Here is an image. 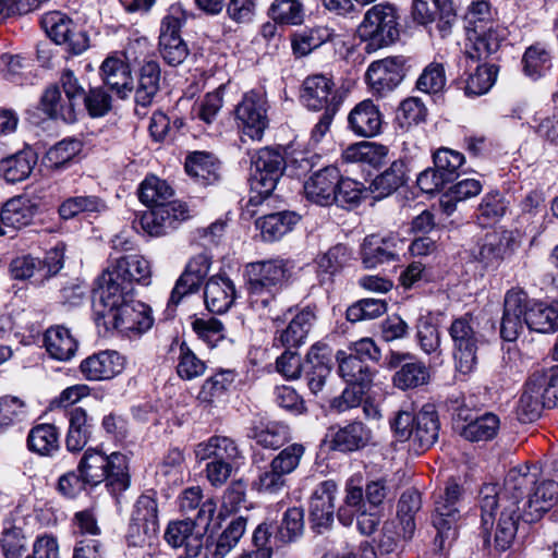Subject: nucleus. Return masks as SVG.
<instances>
[{"instance_id":"nucleus-14","label":"nucleus","mask_w":558,"mask_h":558,"mask_svg":"<svg viewBox=\"0 0 558 558\" xmlns=\"http://www.w3.org/2000/svg\"><path fill=\"white\" fill-rule=\"evenodd\" d=\"M402 57H388L373 61L365 73V80L373 94L384 97L391 93L404 77Z\"/></svg>"},{"instance_id":"nucleus-37","label":"nucleus","mask_w":558,"mask_h":558,"mask_svg":"<svg viewBox=\"0 0 558 558\" xmlns=\"http://www.w3.org/2000/svg\"><path fill=\"white\" fill-rule=\"evenodd\" d=\"M205 304L215 314L226 313L235 300V288L227 277H211L204 291Z\"/></svg>"},{"instance_id":"nucleus-57","label":"nucleus","mask_w":558,"mask_h":558,"mask_svg":"<svg viewBox=\"0 0 558 558\" xmlns=\"http://www.w3.org/2000/svg\"><path fill=\"white\" fill-rule=\"evenodd\" d=\"M246 530V519L239 517L232 520L217 538L211 551L213 558H226L238 545Z\"/></svg>"},{"instance_id":"nucleus-10","label":"nucleus","mask_w":558,"mask_h":558,"mask_svg":"<svg viewBox=\"0 0 558 558\" xmlns=\"http://www.w3.org/2000/svg\"><path fill=\"white\" fill-rule=\"evenodd\" d=\"M268 110L269 104L264 90L246 92L234 109L235 119L243 134L254 141H260L269 124Z\"/></svg>"},{"instance_id":"nucleus-52","label":"nucleus","mask_w":558,"mask_h":558,"mask_svg":"<svg viewBox=\"0 0 558 558\" xmlns=\"http://www.w3.org/2000/svg\"><path fill=\"white\" fill-rule=\"evenodd\" d=\"M422 500L417 490H405L398 502L397 517L401 525V535L403 538H411L415 531L414 517L421 509Z\"/></svg>"},{"instance_id":"nucleus-33","label":"nucleus","mask_w":558,"mask_h":558,"mask_svg":"<svg viewBox=\"0 0 558 558\" xmlns=\"http://www.w3.org/2000/svg\"><path fill=\"white\" fill-rule=\"evenodd\" d=\"M306 379L313 393L322 391L331 372L330 354L325 344H314L306 356Z\"/></svg>"},{"instance_id":"nucleus-22","label":"nucleus","mask_w":558,"mask_h":558,"mask_svg":"<svg viewBox=\"0 0 558 558\" xmlns=\"http://www.w3.org/2000/svg\"><path fill=\"white\" fill-rule=\"evenodd\" d=\"M506 37L507 29L498 23L490 24V26H486L477 33H470V36H468L469 44L462 59L465 62L469 59L474 61L485 59L498 51Z\"/></svg>"},{"instance_id":"nucleus-7","label":"nucleus","mask_w":558,"mask_h":558,"mask_svg":"<svg viewBox=\"0 0 558 558\" xmlns=\"http://www.w3.org/2000/svg\"><path fill=\"white\" fill-rule=\"evenodd\" d=\"M134 286L131 281L120 277L118 272L108 267L98 278L95 298V320L101 326L111 315L116 314L120 307L124 306L134 299Z\"/></svg>"},{"instance_id":"nucleus-43","label":"nucleus","mask_w":558,"mask_h":558,"mask_svg":"<svg viewBox=\"0 0 558 558\" xmlns=\"http://www.w3.org/2000/svg\"><path fill=\"white\" fill-rule=\"evenodd\" d=\"M186 173L198 184L208 185L219 178V165L215 158L203 151H195L186 158Z\"/></svg>"},{"instance_id":"nucleus-34","label":"nucleus","mask_w":558,"mask_h":558,"mask_svg":"<svg viewBox=\"0 0 558 558\" xmlns=\"http://www.w3.org/2000/svg\"><path fill=\"white\" fill-rule=\"evenodd\" d=\"M511 240L512 236L507 231L487 233L473 256L483 267L495 268L507 255Z\"/></svg>"},{"instance_id":"nucleus-17","label":"nucleus","mask_w":558,"mask_h":558,"mask_svg":"<svg viewBox=\"0 0 558 558\" xmlns=\"http://www.w3.org/2000/svg\"><path fill=\"white\" fill-rule=\"evenodd\" d=\"M182 20L175 15V10L166 15L161 22L159 36V52L162 59L172 66L181 64L189 54V49L180 36Z\"/></svg>"},{"instance_id":"nucleus-21","label":"nucleus","mask_w":558,"mask_h":558,"mask_svg":"<svg viewBox=\"0 0 558 558\" xmlns=\"http://www.w3.org/2000/svg\"><path fill=\"white\" fill-rule=\"evenodd\" d=\"M413 17L423 25L437 22V28L446 35L456 22L457 14L450 0H414Z\"/></svg>"},{"instance_id":"nucleus-19","label":"nucleus","mask_w":558,"mask_h":558,"mask_svg":"<svg viewBox=\"0 0 558 558\" xmlns=\"http://www.w3.org/2000/svg\"><path fill=\"white\" fill-rule=\"evenodd\" d=\"M340 171L335 166H327L314 172L304 183L306 198L320 206H328L337 198L336 189Z\"/></svg>"},{"instance_id":"nucleus-56","label":"nucleus","mask_w":558,"mask_h":558,"mask_svg":"<svg viewBox=\"0 0 558 558\" xmlns=\"http://www.w3.org/2000/svg\"><path fill=\"white\" fill-rule=\"evenodd\" d=\"M429 372L420 361L412 359L405 362L393 376V384L400 389H411L428 381Z\"/></svg>"},{"instance_id":"nucleus-12","label":"nucleus","mask_w":558,"mask_h":558,"mask_svg":"<svg viewBox=\"0 0 558 558\" xmlns=\"http://www.w3.org/2000/svg\"><path fill=\"white\" fill-rule=\"evenodd\" d=\"M40 23L46 34L56 44L66 46L68 50L74 54H81L89 46L87 34L61 12L46 13Z\"/></svg>"},{"instance_id":"nucleus-51","label":"nucleus","mask_w":558,"mask_h":558,"mask_svg":"<svg viewBox=\"0 0 558 558\" xmlns=\"http://www.w3.org/2000/svg\"><path fill=\"white\" fill-rule=\"evenodd\" d=\"M28 449L39 456H52L59 450V434L51 424L33 427L27 437Z\"/></svg>"},{"instance_id":"nucleus-3","label":"nucleus","mask_w":558,"mask_h":558,"mask_svg":"<svg viewBox=\"0 0 558 558\" xmlns=\"http://www.w3.org/2000/svg\"><path fill=\"white\" fill-rule=\"evenodd\" d=\"M77 472L90 486L106 481L114 493L125 490L130 485L129 459L118 451L107 454L102 450L88 448L78 462Z\"/></svg>"},{"instance_id":"nucleus-45","label":"nucleus","mask_w":558,"mask_h":558,"mask_svg":"<svg viewBox=\"0 0 558 558\" xmlns=\"http://www.w3.org/2000/svg\"><path fill=\"white\" fill-rule=\"evenodd\" d=\"M109 267L118 272L120 277L131 281L132 286L135 282L145 286L150 282L151 269L149 262L141 255L123 256Z\"/></svg>"},{"instance_id":"nucleus-18","label":"nucleus","mask_w":558,"mask_h":558,"mask_svg":"<svg viewBox=\"0 0 558 558\" xmlns=\"http://www.w3.org/2000/svg\"><path fill=\"white\" fill-rule=\"evenodd\" d=\"M303 104L311 110L318 111L339 107L337 90L331 78L316 74L308 76L303 84L301 95Z\"/></svg>"},{"instance_id":"nucleus-25","label":"nucleus","mask_w":558,"mask_h":558,"mask_svg":"<svg viewBox=\"0 0 558 558\" xmlns=\"http://www.w3.org/2000/svg\"><path fill=\"white\" fill-rule=\"evenodd\" d=\"M526 293L521 290H510L505 296V308L500 326V335L506 341H514L523 331Z\"/></svg>"},{"instance_id":"nucleus-50","label":"nucleus","mask_w":558,"mask_h":558,"mask_svg":"<svg viewBox=\"0 0 558 558\" xmlns=\"http://www.w3.org/2000/svg\"><path fill=\"white\" fill-rule=\"evenodd\" d=\"M195 523L191 520L175 521L168 524L165 532L166 542L173 548L185 546L189 551L202 546L199 534H194Z\"/></svg>"},{"instance_id":"nucleus-26","label":"nucleus","mask_w":558,"mask_h":558,"mask_svg":"<svg viewBox=\"0 0 558 558\" xmlns=\"http://www.w3.org/2000/svg\"><path fill=\"white\" fill-rule=\"evenodd\" d=\"M460 496V486L457 483H449L444 495L436 501L433 524L440 537H448L449 532L459 519Z\"/></svg>"},{"instance_id":"nucleus-32","label":"nucleus","mask_w":558,"mask_h":558,"mask_svg":"<svg viewBox=\"0 0 558 558\" xmlns=\"http://www.w3.org/2000/svg\"><path fill=\"white\" fill-rule=\"evenodd\" d=\"M315 315L310 310L299 312L281 330H277L274 343L284 349H298L305 343L312 328Z\"/></svg>"},{"instance_id":"nucleus-39","label":"nucleus","mask_w":558,"mask_h":558,"mask_svg":"<svg viewBox=\"0 0 558 558\" xmlns=\"http://www.w3.org/2000/svg\"><path fill=\"white\" fill-rule=\"evenodd\" d=\"M336 361L338 374L347 384L371 387L374 372L366 363L344 350H339L336 353Z\"/></svg>"},{"instance_id":"nucleus-40","label":"nucleus","mask_w":558,"mask_h":558,"mask_svg":"<svg viewBox=\"0 0 558 558\" xmlns=\"http://www.w3.org/2000/svg\"><path fill=\"white\" fill-rule=\"evenodd\" d=\"M372 436V430L364 423L354 421L335 432L332 444L340 451H354L365 447Z\"/></svg>"},{"instance_id":"nucleus-61","label":"nucleus","mask_w":558,"mask_h":558,"mask_svg":"<svg viewBox=\"0 0 558 558\" xmlns=\"http://www.w3.org/2000/svg\"><path fill=\"white\" fill-rule=\"evenodd\" d=\"M247 436L264 448L276 449L284 442L287 438V427L274 422L267 424L260 423L252 427Z\"/></svg>"},{"instance_id":"nucleus-24","label":"nucleus","mask_w":558,"mask_h":558,"mask_svg":"<svg viewBox=\"0 0 558 558\" xmlns=\"http://www.w3.org/2000/svg\"><path fill=\"white\" fill-rule=\"evenodd\" d=\"M405 242L395 235L378 239L367 236L362 244V262L365 268H375L386 262L396 260Z\"/></svg>"},{"instance_id":"nucleus-28","label":"nucleus","mask_w":558,"mask_h":558,"mask_svg":"<svg viewBox=\"0 0 558 558\" xmlns=\"http://www.w3.org/2000/svg\"><path fill=\"white\" fill-rule=\"evenodd\" d=\"M124 368V359L117 351H101L81 362L80 371L88 380H108Z\"/></svg>"},{"instance_id":"nucleus-62","label":"nucleus","mask_w":558,"mask_h":558,"mask_svg":"<svg viewBox=\"0 0 558 558\" xmlns=\"http://www.w3.org/2000/svg\"><path fill=\"white\" fill-rule=\"evenodd\" d=\"M234 381V374L231 371H221L207 378L198 395L197 400L202 403H213L220 399L231 384Z\"/></svg>"},{"instance_id":"nucleus-4","label":"nucleus","mask_w":558,"mask_h":558,"mask_svg":"<svg viewBox=\"0 0 558 558\" xmlns=\"http://www.w3.org/2000/svg\"><path fill=\"white\" fill-rule=\"evenodd\" d=\"M391 428L400 441H411L414 450L425 451L438 439L439 421L434 404L427 403L417 413L409 407L401 408L393 420Z\"/></svg>"},{"instance_id":"nucleus-31","label":"nucleus","mask_w":558,"mask_h":558,"mask_svg":"<svg viewBox=\"0 0 558 558\" xmlns=\"http://www.w3.org/2000/svg\"><path fill=\"white\" fill-rule=\"evenodd\" d=\"M348 122L354 134L372 137L380 133L383 117L378 107L372 100L366 99L351 110Z\"/></svg>"},{"instance_id":"nucleus-29","label":"nucleus","mask_w":558,"mask_h":558,"mask_svg":"<svg viewBox=\"0 0 558 558\" xmlns=\"http://www.w3.org/2000/svg\"><path fill=\"white\" fill-rule=\"evenodd\" d=\"M104 83L121 99L133 92V77L130 65L117 57H108L100 66Z\"/></svg>"},{"instance_id":"nucleus-13","label":"nucleus","mask_w":558,"mask_h":558,"mask_svg":"<svg viewBox=\"0 0 558 558\" xmlns=\"http://www.w3.org/2000/svg\"><path fill=\"white\" fill-rule=\"evenodd\" d=\"M190 218V209L181 201H172L145 211L140 218L142 229L151 236H161L175 230Z\"/></svg>"},{"instance_id":"nucleus-53","label":"nucleus","mask_w":558,"mask_h":558,"mask_svg":"<svg viewBox=\"0 0 558 558\" xmlns=\"http://www.w3.org/2000/svg\"><path fill=\"white\" fill-rule=\"evenodd\" d=\"M206 362L199 359L185 342L178 344L175 371L181 379H196L202 377L206 373Z\"/></svg>"},{"instance_id":"nucleus-30","label":"nucleus","mask_w":558,"mask_h":558,"mask_svg":"<svg viewBox=\"0 0 558 558\" xmlns=\"http://www.w3.org/2000/svg\"><path fill=\"white\" fill-rule=\"evenodd\" d=\"M38 211V205L27 196L20 195L9 199L0 213V226L14 230L22 229L32 223Z\"/></svg>"},{"instance_id":"nucleus-63","label":"nucleus","mask_w":558,"mask_h":558,"mask_svg":"<svg viewBox=\"0 0 558 558\" xmlns=\"http://www.w3.org/2000/svg\"><path fill=\"white\" fill-rule=\"evenodd\" d=\"M463 163L464 156L457 150L442 147L434 154V166L447 183L459 177Z\"/></svg>"},{"instance_id":"nucleus-60","label":"nucleus","mask_w":558,"mask_h":558,"mask_svg":"<svg viewBox=\"0 0 558 558\" xmlns=\"http://www.w3.org/2000/svg\"><path fill=\"white\" fill-rule=\"evenodd\" d=\"M524 72L533 80L544 76L551 68V56L539 45L529 47L523 56Z\"/></svg>"},{"instance_id":"nucleus-6","label":"nucleus","mask_w":558,"mask_h":558,"mask_svg":"<svg viewBox=\"0 0 558 558\" xmlns=\"http://www.w3.org/2000/svg\"><path fill=\"white\" fill-rule=\"evenodd\" d=\"M449 335L457 369L465 375L472 373L477 365V351L484 343L478 322L472 315L465 314L451 323Z\"/></svg>"},{"instance_id":"nucleus-49","label":"nucleus","mask_w":558,"mask_h":558,"mask_svg":"<svg viewBox=\"0 0 558 558\" xmlns=\"http://www.w3.org/2000/svg\"><path fill=\"white\" fill-rule=\"evenodd\" d=\"M388 156V148L374 142H361L350 145L342 153L347 162H364L374 167L380 166Z\"/></svg>"},{"instance_id":"nucleus-2","label":"nucleus","mask_w":558,"mask_h":558,"mask_svg":"<svg viewBox=\"0 0 558 558\" xmlns=\"http://www.w3.org/2000/svg\"><path fill=\"white\" fill-rule=\"evenodd\" d=\"M248 301L260 315L278 319V294L290 277L289 262L270 258L246 265Z\"/></svg>"},{"instance_id":"nucleus-47","label":"nucleus","mask_w":558,"mask_h":558,"mask_svg":"<svg viewBox=\"0 0 558 558\" xmlns=\"http://www.w3.org/2000/svg\"><path fill=\"white\" fill-rule=\"evenodd\" d=\"M34 165L33 153L29 149L20 150L0 160V175L10 183L21 182L28 178Z\"/></svg>"},{"instance_id":"nucleus-27","label":"nucleus","mask_w":558,"mask_h":558,"mask_svg":"<svg viewBox=\"0 0 558 558\" xmlns=\"http://www.w3.org/2000/svg\"><path fill=\"white\" fill-rule=\"evenodd\" d=\"M196 459L203 461L214 459L236 465L244 459L243 451L231 437L214 435L207 440L198 442L194 448Z\"/></svg>"},{"instance_id":"nucleus-38","label":"nucleus","mask_w":558,"mask_h":558,"mask_svg":"<svg viewBox=\"0 0 558 558\" xmlns=\"http://www.w3.org/2000/svg\"><path fill=\"white\" fill-rule=\"evenodd\" d=\"M160 89V66L155 60H147L140 69L135 88L136 112L149 107Z\"/></svg>"},{"instance_id":"nucleus-9","label":"nucleus","mask_w":558,"mask_h":558,"mask_svg":"<svg viewBox=\"0 0 558 558\" xmlns=\"http://www.w3.org/2000/svg\"><path fill=\"white\" fill-rule=\"evenodd\" d=\"M304 454L301 444H292L282 449L269 463L259 470L253 488L268 495L280 494L288 487L289 475L296 470Z\"/></svg>"},{"instance_id":"nucleus-64","label":"nucleus","mask_w":558,"mask_h":558,"mask_svg":"<svg viewBox=\"0 0 558 558\" xmlns=\"http://www.w3.org/2000/svg\"><path fill=\"white\" fill-rule=\"evenodd\" d=\"M81 150V141L76 138H65L47 151L45 160L48 167L59 169L71 161Z\"/></svg>"},{"instance_id":"nucleus-59","label":"nucleus","mask_w":558,"mask_h":558,"mask_svg":"<svg viewBox=\"0 0 558 558\" xmlns=\"http://www.w3.org/2000/svg\"><path fill=\"white\" fill-rule=\"evenodd\" d=\"M495 15L496 13L487 1H472L468 7V11L464 16L466 36H470V33H477L480 29L490 26V24H496Z\"/></svg>"},{"instance_id":"nucleus-20","label":"nucleus","mask_w":558,"mask_h":558,"mask_svg":"<svg viewBox=\"0 0 558 558\" xmlns=\"http://www.w3.org/2000/svg\"><path fill=\"white\" fill-rule=\"evenodd\" d=\"M337 484L331 481L322 482L314 490L310 504V520L313 529L322 532L333 521Z\"/></svg>"},{"instance_id":"nucleus-8","label":"nucleus","mask_w":558,"mask_h":558,"mask_svg":"<svg viewBox=\"0 0 558 558\" xmlns=\"http://www.w3.org/2000/svg\"><path fill=\"white\" fill-rule=\"evenodd\" d=\"M357 33L367 43V52L389 46L399 36L396 9L390 4L373 5L366 11Z\"/></svg>"},{"instance_id":"nucleus-36","label":"nucleus","mask_w":558,"mask_h":558,"mask_svg":"<svg viewBox=\"0 0 558 558\" xmlns=\"http://www.w3.org/2000/svg\"><path fill=\"white\" fill-rule=\"evenodd\" d=\"M0 546L4 558H23L27 550L24 519L10 515L3 521Z\"/></svg>"},{"instance_id":"nucleus-16","label":"nucleus","mask_w":558,"mask_h":558,"mask_svg":"<svg viewBox=\"0 0 558 558\" xmlns=\"http://www.w3.org/2000/svg\"><path fill=\"white\" fill-rule=\"evenodd\" d=\"M154 317L148 305L133 299L124 306L120 307L116 314L106 320L101 326L106 330L118 329L120 331H131L143 333L151 328Z\"/></svg>"},{"instance_id":"nucleus-23","label":"nucleus","mask_w":558,"mask_h":558,"mask_svg":"<svg viewBox=\"0 0 558 558\" xmlns=\"http://www.w3.org/2000/svg\"><path fill=\"white\" fill-rule=\"evenodd\" d=\"M209 268L210 260L206 255L199 254L193 257L172 289L168 302V310L171 306L175 307L183 296L195 292L199 288L203 279L207 276Z\"/></svg>"},{"instance_id":"nucleus-42","label":"nucleus","mask_w":558,"mask_h":558,"mask_svg":"<svg viewBox=\"0 0 558 558\" xmlns=\"http://www.w3.org/2000/svg\"><path fill=\"white\" fill-rule=\"evenodd\" d=\"M299 220L300 216L293 211H280L259 218L256 226L265 241L274 242L290 232Z\"/></svg>"},{"instance_id":"nucleus-11","label":"nucleus","mask_w":558,"mask_h":558,"mask_svg":"<svg viewBox=\"0 0 558 558\" xmlns=\"http://www.w3.org/2000/svg\"><path fill=\"white\" fill-rule=\"evenodd\" d=\"M284 160L280 153L263 148L251 161V187L263 198H267L275 190L283 172Z\"/></svg>"},{"instance_id":"nucleus-55","label":"nucleus","mask_w":558,"mask_h":558,"mask_svg":"<svg viewBox=\"0 0 558 558\" xmlns=\"http://www.w3.org/2000/svg\"><path fill=\"white\" fill-rule=\"evenodd\" d=\"M499 425L497 415L486 413L465 425L461 436L470 441H487L497 435Z\"/></svg>"},{"instance_id":"nucleus-46","label":"nucleus","mask_w":558,"mask_h":558,"mask_svg":"<svg viewBox=\"0 0 558 558\" xmlns=\"http://www.w3.org/2000/svg\"><path fill=\"white\" fill-rule=\"evenodd\" d=\"M92 435V424L87 413L82 408H74L69 412V430L65 445L70 451H80L87 444Z\"/></svg>"},{"instance_id":"nucleus-48","label":"nucleus","mask_w":558,"mask_h":558,"mask_svg":"<svg viewBox=\"0 0 558 558\" xmlns=\"http://www.w3.org/2000/svg\"><path fill=\"white\" fill-rule=\"evenodd\" d=\"M41 109L52 119H60L66 123L76 120V112L73 104H69L66 97L61 96V92L57 85L49 86L41 96Z\"/></svg>"},{"instance_id":"nucleus-41","label":"nucleus","mask_w":558,"mask_h":558,"mask_svg":"<svg viewBox=\"0 0 558 558\" xmlns=\"http://www.w3.org/2000/svg\"><path fill=\"white\" fill-rule=\"evenodd\" d=\"M45 347L51 357L59 361H69L77 350V341L68 328L54 326L50 327L45 333Z\"/></svg>"},{"instance_id":"nucleus-58","label":"nucleus","mask_w":558,"mask_h":558,"mask_svg":"<svg viewBox=\"0 0 558 558\" xmlns=\"http://www.w3.org/2000/svg\"><path fill=\"white\" fill-rule=\"evenodd\" d=\"M497 77V68L493 64L477 65L474 73L469 74L464 82L466 96L475 97L486 94Z\"/></svg>"},{"instance_id":"nucleus-54","label":"nucleus","mask_w":558,"mask_h":558,"mask_svg":"<svg viewBox=\"0 0 558 558\" xmlns=\"http://www.w3.org/2000/svg\"><path fill=\"white\" fill-rule=\"evenodd\" d=\"M172 195V187L155 175L147 177L140 186V199L150 208L171 202Z\"/></svg>"},{"instance_id":"nucleus-5","label":"nucleus","mask_w":558,"mask_h":558,"mask_svg":"<svg viewBox=\"0 0 558 558\" xmlns=\"http://www.w3.org/2000/svg\"><path fill=\"white\" fill-rule=\"evenodd\" d=\"M558 400V367L538 369L531 374L517 405V416L530 423L541 416L546 404Z\"/></svg>"},{"instance_id":"nucleus-35","label":"nucleus","mask_w":558,"mask_h":558,"mask_svg":"<svg viewBox=\"0 0 558 558\" xmlns=\"http://www.w3.org/2000/svg\"><path fill=\"white\" fill-rule=\"evenodd\" d=\"M524 322L530 330L547 333L558 328V302H532L526 298Z\"/></svg>"},{"instance_id":"nucleus-15","label":"nucleus","mask_w":558,"mask_h":558,"mask_svg":"<svg viewBox=\"0 0 558 558\" xmlns=\"http://www.w3.org/2000/svg\"><path fill=\"white\" fill-rule=\"evenodd\" d=\"M157 502L150 496L142 495L135 502L129 527V541L134 546H143L158 532Z\"/></svg>"},{"instance_id":"nucleus-44","label":"nucleus","mask_w":558,"mask_h":558,"mask_svg":"<svg viewBox=\"0 0 558 558\" xmlns=\"http://www.w3.org/2000/svg\"><path fill=\"white\" fill-rule=\"evenodd\" d=\"M407 181V168L403 160L398 159L395 160L388 169H386L381 174L377 175L372 184L369 185V190L375 194V198H384L395 191H397L400 186H402Z\"/></svg>"},{"instance_id":"nucleus-1","label":"nucleus","mask_w":558,"mask_h":558,"mask_svg":"<svg viewBox=\"0 0 558 558\" xmlns=\"http://www.w3.org/2000/svg\"><path fill=\"white\" fill-rule=\"evenodd\" d=\"M539 475L537 465L524 463L508 471L502 488L493 483L481 488V526L484 535L488 536L497 521L495 543L500 549L510 546L519 519L534 522L558 499V483L539 481Z\"/></svg>"}]
</instances>
